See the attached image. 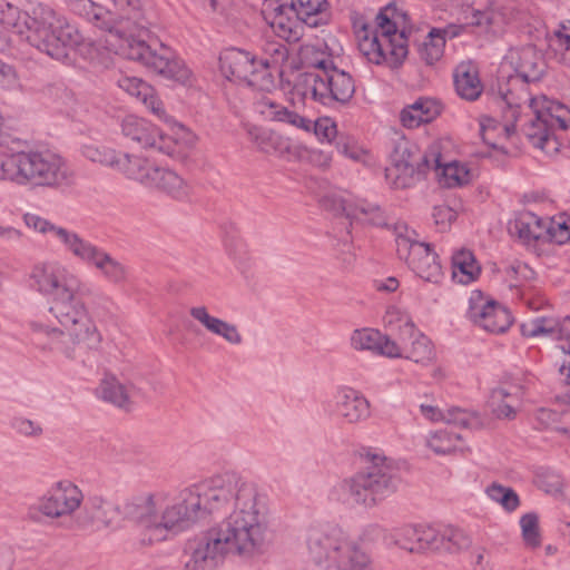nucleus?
I'll return each mask as SVG.
<instances>
[{"mask_svg":"<svg viewBox=\"0 0 570 570\" xmlns=\"http://www.w3.org/2000/svg\"><path fill=\"white\" fill-rule=\"evenodd\" d=\"M229 513L206 529L190 546L184 570H216L227 558L249 562L272 543L268 507L257 485L235 471L214 474L180 490L146 493L127 504L142 544L178 534L225 510Z\"/></svg>","mask_w":570,"mask_h":570,"instance_id":"1","label":"nucleus"},{"mask_svg":"<svg viewBox=\"0 0 570 570\" xmlns=\"http://www.w3.org/2000/svg\"><path fill=\"white\" fill-rule=\"evenodd\" d=\"M36 292L48 298V312L56 324L43 318L29 322L32 333L48 340L43 350L78 360L101 342V334L87 304L81 299V278L59 261L36 264L29 275Z\"/></svg>","mask_w":570,"mask_h":570,"instance_id":"2","label":"nucleus"},{"mask_svg":"<svg viewBox=\"0 0 570 570\" xmlns=\"http://www.w3.org/2000/svg\"><path fill=\"white\" fill-rule=\"evenodd\" d=\"M104 8L92 0H66L79 17L105 33V49L139 62L157 75L191 86L193 72L170 47L147 40L148 29L140 0H109Z\"/></svg>","mask_w":570,"mask_h":570,"instance_id":"3","label":"nucleus"},{"mask_svg":"<svg viewBox=\"0 0 570 570\" xmlns=\"http://www.w3.org/2000/svg\"><path fill=\"white\" fill-rule=\"evenodd\" d=\"M23 41L58 60L67 57V48L89 60L95 59L100 50L96 41L85 37L77 26L50 6L30 2L21 11L0 0V53L17 56ZM18 86L14 68L0 61V87L11 90Z\"/></svg>","mask_w":570,"mask_h":570,"instance_id":"4","label":"nucleus"},{"mask_svg":"<svg viewBox=\"0 0 570 570\" xmlns=\"http://www.w3.org/2000/svg\"><path fill=\"white\" fill-rule=\"evenodd\" d=\"M542 71V57L534 47L511 49L500 67L501 79L507 78L508 82L499 83V89L509 88L515 96H521V104L529 102L528 107L532 111L533 118L524 127L525 137L533 147L548 156H554L560 151L561 142L553 128L554 125L563 130L570 128V109L544 95L529 97L523 87L515 90V86L521 81L538 80Z\"/></svg>","mask_w":570,"mask_h":570,"instance_id":"5","label":"nucleus"},{"mask_svg":"<svg viewBox=\"0 0 570 570\" xmlns=\"http://www.w3.org/2000/svg\"><path fill=\"white\" fill-rule=\"evenodd\" d=\"M382 535L376 523L364 527L355 538L337 524L314 525L305 535L307 557L317 570H368L373 563L368 548Z\"/></svg>","mask_w":570,"mask_h":570,"instance_id":"6","label":"nucleus"},{"mask_svg":"<svg viewBox=\"0 0 570 570\" xmlns=\"http://www.w3.org/2000/svg\"><path fill=\"white\" fill-rule=\"evenodd\" d=\"M22 220L36 234L53 240L66 254L95 268L107 283L115 286L128 283V266L75 229L56 224L35 213H24Z\"/></svg>","mask_w":570,"mask_h":570,"instance_id":"7","label":"nucleus"},{"mask_svg":"<svg viewBox=\"0 0 570 570\" xmlns=\"http://www.w3.org/2000/svg\"><path fill=\"white\" fill-rule=\"evenodd\" d=\"M67 161L49 149H14L0 145V183L19 187L58 188L69 184Z\"/></svg>","mask_w":570,"mask_h":570,"instance_id":"8","label":"nucleus"},{"mask_svg":"<svg viewBox=\"0 0 570 570\" xmlns=\"http://www.w3.org/2000/svg\"><path fill=\"white\" fill-rule=\"evenodd\" d=\"M357 47L371 63L397 68L407 56V45L403 32H397L395 23L386 13L376 16V24H362L356 29Z\"/></svg>","mask_w":570,"mask_h":570,"instance_id":"9","label":"nucleus"},{"mask_svg":"<svg viewBox=\"0 0 570 570\" xmlns=\"http://www.w3.org/2000/svg\"><path fill=\"white\" fill-rule=\"evenodd\" d=\"M355 92L352 76L328 61H320L317 70L302 73L294 86V94L304 100L312 99L325 106L346 104Z\"/></svg>","mask_w":570,"mask_h":570,"instance_id":"10","label":"nucleus"},{"mask_svg":"<svg viewBox=\"0 0 570 570\" xmlns=\"http://www.w3.org/2000/svg\"><path fill=\"white\" fill-rule=\"evenodd\" d=\"M463 24L451 23L444 28H432L425 39L419 45L421 61L433 66L443 57L446 39L460 36L466 26H475L484 30L499 32L508 23L510 13L500 8H489L484 11L471 9L466 12Z\"/></svg>","mask_w":570,"mask_h":570,"instance_id":"11","label":"nucleus"},{"mask_svg":"<svg viewBox=\"0 0 570 570\" xmlns=\"http://www.w3.org/2000/svg\"><path fill=\"white\" fill-rule=\"evenodd\" d=\"M220 71L228 80L245 83L253 90V107L261 96L272 97L275 81L267 59H257L249 51L229 48L219 58Z\"/></svg>","mask_w":570,"mask_h":570,"instance_id":"12","label":"nucleus"},{"mask_svg":"<svg viewBox=\"0 0 570 570\" xmlns=\"http://www.w3.org/2000/svg\"><path fill=\"white\" fill-rule=\"evenodd\" d=\"M363 458L370 465L350 476L355 507L373 508L395 491L392 465L380 451L367 450Z\"/></svg>","mask_w":570,"mask_h":570,"instance_id":"13","label":"nucleus"},{"mask_svg":"<svg viewBox=\"0 0 570 570\" xmlns=\"http://www.w3.org/2000/svg\"><path fill=\"white\" fill-rule=\"evenodd\" d=\"M128 179L176 202H186L191 195L190 184L177 170L158 165L140 154L131 171H128Z\"/></svg>","mask_w":570,"mask_h":570,"instance_id":"14","label":"nucleus"},{"mask_svg":"<svg viewBox=\"0 0 570 570\" xmlns=\"http://www.w3.org/2000/svg\"><path fill=\"white\" fill-rule=\"evenodd\" d=\"M394 235L399 257L422 279L438 283L442 267L430 244L420 242L417 233L403 222L395 223Z\"/></svg>","mask_w":570,"mask_h":570,"instance_id":"15","label":"nucleus"},{"mask_svg":"<svg viewBox=\"0 0 570 570\" xmlns=\"http://www.w3.org/2000/svg\"><path fill=\"white\" fill-rule=\"evenodd\" d=\"M82 490L72 481L63 479L51 483L35 504L29 508V517L39 520L45 517L58 520L72 517L83 502Z\"/></svg>","mask_w":570,"mask_h":570,"instance_id":"16","label":"nucleus"},{"mask_svg":"<svg viewBox=\"0 0 570 570\" xmlns=\"http://www.w3.org/2000/svg\"><path fill=\"white\" fill-rule=\"evenodd\" d=\"M499 106L502 109L503 121L482 116L479 120L480 135L484 144L494 150L508 153L507 146L503 144L514 135L515 126L521 108V96H515L509 88L499 90Z\"/></svg>","mask_w":570,"mask_h":570,"instance_id":"17","label":"nucleus"},{"mask_svg":"<svg viewBox=\"0 0 570 570\" xmlns=\"http://www.w3.org/2000/svg\"><path fill=\"white\" fill-rule=\"evenodd\" d=\"M255 111L266 120L285 122L304 131L313 129L320 140L330 142L337 134V127L333 119L324 117L313 122L311 119L287 109L269 96L258 97L255 101Z\"/></svg>","mask_w":570,"mask_h":570,"instance_id":"18","label":"nucleus"},{"mask_svg":"<svg viewBox=\"0 0 570 570\" xmlns=\"http://www.w3.org/2000/svg\"><path fill=\"white\" fill-rule=\"evenodd\" d=\"M324 411L344 424L358 425L372 415L370 400L358 390L341 385L335 389L330 400L323 402Z\"/></svg>","mask_w":570,"mask_h":570,"instance_id":"19","label":"nucleus"},{"mask_svg":"<svg viewBox=\"0 0 570 570\" xmlns=\"http://www.w3.org/2000/svg\"><path fill=\"white\" fill-rule=\"evenodd\" d=\"M466 317L473 325L494 334L505 332L512 324L510 312L498 302L484 296L480 291L471 293Z\"/></svg>","mask_w":570,"mask_h":570,"instance_id":"20","label":"nucleus"},{"mask_svg":"<svg viewBox=\"0 0 570 570\" xmlns=\"http://www.w3.org/2000/svg\"><path fill=\"white\" fill-rule=\"evenodd\" d=\"M262 14L265 22L279 38L286 41H297L302 37L304 22L288 0H265Z\"/></svg>","mask_w":570,"mask_h":570,"instance_id":"21","label":"nucleus"},{"mask_svg":"<svg viewBox=\"0 0 570 570\" xmlns=\"http://www.w3.org/2000/svg\"><path fill=\"white\" fill-rule=\"evenodd\" d=\"M442 149L441 140H435L429 146L423 155L426 169L434 170L439 183L444 187L454 188L470 184L473 179L471 169L460 161L443 163Z\"/></svg>","mask_w":570,"mask_h":570,"instance_id":"22","label":"nucleus"},{"mask_svg":"<svg viewBox=\"0 0 570 570\" xmlns=\"http://www.w3.org/2000/svg\"><path fill=\"white\" fill-rule=\"evenodd\" d=\"M423 156L420 157L409 144H400L394 149L392 164L385 170L387 181L394 188H407L415 181L416 175L426 171Z\"/></svg>","mask_w":570,"mask_h":570,"instance_id":"23","label":"nucleus"},{"mask_svg":"<svg viewBox=\"0 0 570 570\" xmlns=\"http://www.w3.org/2000/svg\"><path fill=\"white\" fill-rule=\"evenodd\" d=\"M121 134L142 148L159 153H173L169 142L161 139V131L150 121L135 115H127L120 122Z\"/></svg>","mask_w":570,"mask_h":570,"instance_id":"24","label":"nucleus"},{"mask_svg":"<svg viewBox=\"0 0 570 570\" xmlns=\"http://www.w3.org/2000/svg\"><path fill=\"white\" fill-rule=\"evenodd\" d=\"M524 379L517 376L505 380L490 395L493 413L500 419H513L521 407L525 394Z\"/></svg>","mask_w":570,"mask_h":570,"instance_id":"25","label":"nucleus"},{"mask_svg":"<svg viewBox=\"0 0 570 570\" xmlns=\"http://www.w3.org/2000/svg\"><path fill=\"white\" fill-rule=\"evenodd\" d=\"M400 340L397 357H404L424 366L430 365L435 360L436 353L431 340L420 332L413 323L405 325Z\"/></svg>","mask_w":570,"mask_h":570,"instance_id":"26","label":"nucleus"},{"mask_svg":"<svg viewBox=\"0 0 570 570\" xmlns=\"http://www.w3.org/2000/svg\"><path fill=\"white\" fill-rule=\"evenodd\" d=\"M350 345L355 351H366L390 358H397L400 354L399 344L395 341L371 327L354 330L350 336Z\"/></svg>","mask_w":570,"mask_h":570,"instance_id":"27","label":"nucleus"},{"mask_svg":"<svg viewBox=\"0 0 570 570\" xmlns=\"http://www.w3.org/2000/svg\"><path fill=\"white\" fill-rule=\"evenodd\" d=\"M117 83L120 89L140 100L158 119L171 122V117L166 112L163 101L149 83L140 78L129 76H121Z\"/></svg>","mask_w":570,"mask_h":570,"instance_id":"28","label":"nucleus"},{"mask_svg":"<svg viewBox=\"0 0 570 570\" xmlns=\"http://www.w3.org/2000/svg\"><path fill=\"white\" fill-rule=\"evenodd\" d=\"M85 158L92 163H97L110 167L128 178V171H131L132 165L138 154L117 153L115 149L97 145L88 144L81 148Z\"/></svg>","mask_w":570,"mask_h":570,"instance_id":"29","label":"nucleus"},{"mask_svg":"<svg viewBox=\"0 0 570 570\" xmlns=\"http://www.w3.org/2000/svg\"><path fill=\"white\" fill-rule=\"evenodd\" d=\"M189 314L208 333L223 338L226 343L230 345H240L243 343V335L237 325L212 315L205 305L190 307Z\"/></svg>","mask_w":570,"mask_h":570,"instance_id":"30","label":"nucleus"},{"mask_svg":"<svg viewBox=\"0 0 570 570\" xmlns=\"http://www.w3.org/2000/svg\"><path fill=\"white\" fill-rule=\"evenodd\" d=\"M521 333L527 337L548 336L566 340L570 343V316L558 321L552 317H537L521 325Z\"/></svg>","mask_w":570,"mask_h":570,"instance_id":"31","label":"nucleus"},{"mask_svg":"<svg viewBox=\"0 0 570 570\" xmlns=\"http://www.w3.org/2000/svg\"><path fill=\"white\" fill-rule=\"evenodd\" d=\"M441 114L439 101L428 97H421L413 104L404 107L400 114V120L406 128H417L423 124L431 122Z\"/></svg>","mask_w":570,"mask_h":570,"instance_id":"32","label":"nucleus"},{"mask_svg":"<svg viewBox=\"0 0 570 570\" xmlns=\"http://www.w3.org/2000/svg\"><path fill=\"white\" fill-rule=\"evenodd\" d=\"M454 86L458 95L465 100H475L483 91L479 70L471 61H463L454 69Z\"/></svg>","mask_w":570,"mask_h":570,"instance_id":"33","label":"nucleus"},{"mask_svg":"<svg viewBox=\"0 0 570 570\" xmlns=\"http://www.w3.org/2000/svg\"><path fill=\"white\" fill-rule=\"evenodd\" d=\"M340 208L351 219L381 226L385 224V217L381 208L363 199L342 198Z\"/></svg>","mask_w":570,"mask_h":570,"instance_id":"34","label":"nucleus"},{"mask_svg":"<svg viewBox=\"0 0 570 570\" xmlns=\"http://www.w3.org/2000/svg\"><path fill=\"white\" fill-rule=\"evenodd\" d=\"M304 24L318 27L330 19L327 0H288Z\"/></svg>","mask_w":570,"mask_h":570,"instance_id":"35","label":"nucleus"},{"mask_svg":"<svg viewBox=\"0 0 570 570\" xmlns=\"http://www.w3.org/2000/svg\"><path fill=\"white\" fill-rule=\"evenodd\" d=\"M481 272L474 254L466 248L458 249L452 255V277L459 284L474 282Z\"/></svg>","mask_w":570,"mask_h":570,"instance_id":"36","label":"nucleus"},{"mask_svg":"<svg viewBox=\"0 0 570 570\" xmlns=\"http://www.w3.org/2000/svg\"><path fill=\"white\" fill-rule=\"evenodd\" d=\"M383 530V535L380 538L384 540L389 548H399L410 553H416V538L419 524H401L390 530Z\"/></svg>","mask_w":570,"mask_h":570,"instance_id":"37","label":"nucleus"},{"mask_svg":"<svg viewBox=\"0 0 570 570\" xmlns=\"http://www.w3.org/2000/svg\"><path fill=\"white\" fill-rule=\"evenodd\" d=\"M460 434L448 429L430 431L425 435V445L436 455H452L462 449Z\"/></svg>","mask_w":570,"mask_h":570,"instance_id":"38","label":"nucleus"},{"mask_svg":"<svg viewBox=\"0 0 570 570\" xmlns=\"http://www.w3.org/2000/svg\"><path fill=\"white\" fill-rule=\"evenodd\" d=\"M421 414L431 422H445L450 424L469 426L473 421V415L460 407H451L442 411L435 405L422 403L420 405Z\"/></svg>","mask_w":570,"mask_h":570,"instance_id":"39","label":"nucleus"},{"mask_svg":"<svg viewBox=\"0 0 570 570\" xmlns=\"http://www.w3.org/2000/svg\"><path fill=\"white\" fill-rule=\"evenodd\" d=\"M546 218H541L532 213L523 214L515 220L514 228L519 238L530 244L532 240L547 242Z\"/></svg>","mask_w":570,"mask_h":570,"instance_id":"40","label":"nucleus"},{"mask_svg":"<svg viewBox=\"0 0 570 570\" xmlns=\"http://www.w3.org/2000/svg\"><path fill=\"white\" fill-rule=\"evenodd\" d=\"M442 525L419 523L416 554L443 553Z\"/></svg>","mask_w":570,"mask_h":570,"instance_id":"41","label":"nucleus"},{"mask_svg":"<svg viewBox=\"0 0 570 570\" xmlns=\"http://www.w3.org/2000/svg\"><path fill=\"white\" fill-rule=\"evenodd\" d=\"M98 395L106 402L118 407H127L130 403V395L125 386L116 376L106 375L98 387Z\"/></svg>","mask_w":570,"mask_h":570,"instance_id":"42","label":"nucleus"},{"mask_svg":"<svg viewBox=\"0 0 570 570\" xmlns=\"http://www.w3.org/2000/svg\"><path fill=\"white\" fill-rule=\"evenodd\" d=\"M87 520L96 529L107 528L111 523L112 508L100 497H94L85 505Z\"/></svg>","mask_w":570,"mask_h":570,"instance_id":"43","label":"nucleus"},{"mask_svg":"<svg viewBox=\"0 0 570 570\" xmlns=\"http://www.w3.org/2000/svg\"><path fill=\"white\" fill-rule=\"evenodd\" d=\"M161 139L169 142L173 153H164L170 157L180 155L186 149L193 147L196 144L197 137L188 128L178 122H173L171 135H164L161 132Z\"/></svg>","mask_w":570,"mask_h":570,"instance_id":"44","label":"nucleus"},{"mask_svg":"<svg viewBox=\"0 0 570 570\" xmlns=\"http://www.w3.org/2000/svg\"><path fill=\"white\" fill-rule=\"evenodd\" d=\"M443 553H458L472 544V538L463 529L448 524L442 525Z\"/></svg>","mask_w":570,"mask_h":570,"instance_id":"45","label":"nucleus"},{"mask_svg":"<svg viewBox=\"0 0 570 570\" xmlns=\"http://www.w3.org/2000/svg\"><path fill=\"white\" fill-rule=\"evenodd\" d=\"M544 224L547 242L562 245L570 240V217L568 215L547 217Z\"/></svg>","mask_w":570,"mask_h":570,"instance_id":"46","label":"nucleus"},{"mask_svg":"<svg viewBox=\"0 0 570 570\" xmlns=\"http://www.w3.org/2000/svg\"><path fill=\"white\" fill-rule=\"evenodd\" d=\"M485 493L491 501L500 504L507 512H512L520 505L519 495L509 487L492 483L487 488Z\"/></svg>","mask_w":570,"mask_h":570,"instance_id":"47","label":"nucleus"},{"mask_svg":"<svg viewBox=\"0 0 570 570\" xmlns=\"http://www.w3.org/2000/svg\"><path fill=\"white\" fill-rule=\"evenodd\" d=\"M522 539L527 548L537 549L541 544L539 520L537 514L527 513L520 519Z\"/></svg>","mask_w":570,"mask_h":570,"instance_id":"48","label":"nucleus"},{"mask_svg":"<svg viewBox=\"0 0 570 570\" xmlns=\"http://www.w3.org/2000/svg\"><path fill=\"white\" fill-rule=\"evenodd\" d=\"M336 148L340 154L355 163H361L365 166L372 165V155L353 139L346 138L338 140Z\"/></svg>","mask_w":570,"mask_h":570,"instance_id":"49","label":"nucleus"},{"mask_svg":"<svg viewBox=\"0 0 570 570\" xmlns=\"http://www.w3.org/2000/svg\"><path fill=\"white\" fill-rule=\"evenodd\" d=\"M328 500L348 508L355 507L350 478L338 481L330 489Z\"/></svg>","mask_w":570,"mask_h":570,"instance_id":"50","label":"nucleus"},{"mask_svg":"<svg viewBox=\"0 0 570 570\" xmlns=\"http://www.w3.org/2000/svg\"><path fill=\"white\" fill-rule=\"evenodd\" d=\"M10 425L18 434L26 438L38 439L43 434L40 422L24 416L13 417Z\"/></svg>","mask_w":570,"mask_h":570,"instance_id":"51","label":"nucleus"},{"mask_svg":"<svg viewBox=\"0 0 570 570\" xmlns=\"http://www.w3.org/2000/svg\"><path fill=\"white\" fill-rule=\"evenodd\" d=\"M249 134L257 147L265 153L276 150L281 142V137L271 130L254 129Z\"/></svg>","mask_w":570,"mask_h":570,"instance_id":"52","label":"nucleus"},{"mask_svg":"<svg viewBox=\"0 0 570 570\" xmlns=\"http://www.w3.org/2000/svg\"><path fill=\"white\" fill-rule=\"evenodd\" d=\"M386 325L399 331V336L403 335L404 327L407 323H413L409 315L395 306L387 308L384 316Z\"/></svg>","mask_w":570,"mask_h":570,"instance_id":"53","label":"nucleus"},{"mask_svg":"<svg viewBox=\"0 0 570 570\" xmlns=\"http://www.w3.org/2000/svg\"><path fill=\"white\" fill-rule=\"evenodd\" d=\"M433 219L441 230H446L456 219V212L448 205H439L433 208Z\"/></svg>","mask_w":570,"mask_h":570,"instance_id":"54","label":"nucleus"},{"mask_svg":"<svg viewBox=\"0 0 570 570\" xmlns=\"http://www.w3.org/2000/svg\"><path fill=\"white\" fill-rule=\"evenodd\" d=\"M552 46L557 49H569L570 48V21H566L559 24L558 29L554 30L551 39Z\"/></svg>","mask_w":570,"mask_h":570,"instance_id":"55","label":"nucleus"},{"mask_svg":"<svg viewBox=\"0 0 570 570\" xmlns=\"http://www.w3.org/2000/svg\"><path fill=\"white\" fill-rule=\"evenodd\" d=\"M23 237L22 230L14 226L7 225L0 220V240L7 243L20 242Z\"/></svg>","mask_w":570,"mask_h":570,"instance_id":"56","label":"nucleus"},{"mask_svg":"<svg viewBox=\"0 0 570 570\" xmlns=\"http://www.w3.org/2000/svg\"><path fill=\"white\" fill-rule=\"evenodd\" d=\"M13 553L8 548H0V570H11Z\"/></svg>","mask_w":570,"mask_h":570,"instance_id":"57","label":"nucleus"},{"mask_svg":"<svg viewBox=\"0 0 570 570\" xmlns=\"http://www.w3.org/2000/svg\"><path fill=\"white\" fill-rule=\"evenodd\" d=\"M399 287V281L394 277H389L377 283L376 288L384 292H394Z\"/></svg>","mask_w":570,"mask_h":570,"instance_id":"58","label":"nucleus"},{"mask_svg":"<svg viewBox=\"0 0 570 570\" xmlns=\"http://www.w3.org/2000/svg\"><path fill=\"white\" fill-rule=\"evenodd\" d=\"M563 353L566 354V358L559 371L562 375H566V382L570 385V354L568 355L564 350Z\"/></svg>","mask_w":570,"mask_h":570,"instance_id":"59","label":"nucleus"},{"mask_svg":"<svg viewBox=\"0 0 570 570\" xmlns=\"http://www.w3.org/2000/svg\"><path fill=\"white\" fill-rule=\"evenodd\" d=\"M513 269L525 278L532 274V271L525 264H518Z\"/></svg>","mask_w":570,"mask_h":570,"instance_id":"60","label":"nucleus"},{"mask_svg":"<svg viewBox=\"0 0 570 570\" xmlns=\"http://www.w3.org/2000/svg\"><path fill=\"white\" fill-rule=\"evenodd\" d=\"M432 376H433L435 380L441 381V380H443V379H445V377H446V372H445V370H444L443 367L438 366V367H435V368L433 370V372H432Z\"/></svg>","mask_w":570,"mask_h":570,"instance_id":"61","label":"nucleus"},{"mask_svg":"<svg viewBox=\"0 0 570 570\" xmlns=\"http://www.w3.org/2000/svg\"><path fill=\"white\" fill-rule=\"evenodd\" d=\"M564 52L562 55V60L564 63L570 66V48L569 49H562Z\"/></svg>","mask_w":570,"mask_h":570,"instance_id":"62","label":"nucleus"},{"mask_svg":"<svg viewBox=\"0 0 570 570\" xmlns=\"http://www.w3.org/2000/svg\"><path fill=\"white\" fill-rule=\"evenodd\" d=\"M551 414H552V413H551L550 411L541 410V411L539 412V419H540V420H544L546 417L548 419V417H550V415H551Z\"/></svg>","mask_w":570,"mask_h":570,"instance_id":"63","label":"nucleus"},{"mask_svg":"<svg viewBox=\"0 0 570 570\" xmlns=\"http://www.w3.org/2000/svg\"><path fill=\"white\" fill-rule=\"evenodd\" d=\"M556 552H557V548H556V547L550 546V544L546 547V553H547V554L552 556V554H554Z\"/></svg>","mask_w":570,"mask_h":570,"instance_id":"64","label":"nucleus"}]
</instances>
